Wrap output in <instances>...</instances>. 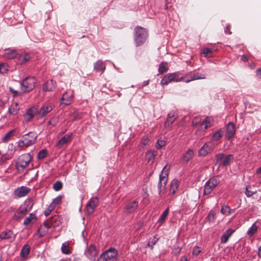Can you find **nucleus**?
I'll list each match as a JSON object with an SVG mask.
<instances>
[{
	"mask_svg": "<svg viewBox=\"0 0 261 261\" xmlns=\"http://www.w3.org/2000/svg\"><path fill=\"white\" fill-rule=\"evenodd\" d=\"M33 205V202L31 200H25L24 204L21 205L14 214L13 220L19 221L32 209Z\"/></svg>",
	"mask_w": 261,
	"mask_h": 261,
	"instance_id": "obj_1",
	"label": "nucleus"
},
{
	"mask_svg": "<svg viewBox=\"0 0 261 261\" xmlns=\"http://www.w3.org/2000/svg\"><path fill=\"white\" fill-rule=\"evenodd\" d=\"M148 36L147 30L141 27H136L135 29L134 40L136 46L142 45L146 41Z\"/></svg>",
	"mask_w": 261,
	"mask_h": 261,
	"instance_id": "obj_2",
	"label": "nucleus"
},
{
	"mask_svg": "<svg viewBox=\"0 0 261 261\" xmlns=\"http://www.w3.org/2000/svg\"><path fill=\"white\" fill-rule=\"evenodd\" d=\"M118 259L117 250L111 247L103 252L97 258V261H117Z\"/></svg>",
	"mask_w": 261,
	"mask_h": 261,
	"instance_id": "obj_3",
	"label": "nucleus"
},
{
	"mask_svg": "<svg viewBox=\"0 0 261 261\" xmlns=\"http://www.w3.org/2000/svg\"><path fill=\"white\" fill-rule=\"evenodd\" d=\"M169 169V167H168V165H166L163 169L160 175L159 181L158 183V191L159 194L160 196H162V191L164 190L165 187L166 186L167 181H168V171Z\"/></svg>",
	"mask_w": 261,
	"mask_h": 261,
	"instance_id": "obj_4",
	"label": "nucleus"
},
{
	"mask_svg": "<svg viewBox=\"0 0 261 261\" xmlns=\"http://www.w3.org/2000/svg\"><path fill=\"white\" fill-rule=\"evenodd\" d=\"M219 182L220 179L218 176H215L210 178L205 184L203 194L207 195L210 194Z\"/></svg>",
	"mask_w": 261,
	"mask_h": 261,
	"instance_id": "obj_5",
	"label": "nucleus"
},
{
	"mask_svg": "<svg viewBox=\"0 0 261 261\" xmlns=\"http://www.w3.org/2000/svg\"><path fill=\"white\" fill-rule=\"evenodd\" d=\"M36 80L35 77L29 76L25 78L21 82V90L24 93L29 92L35 88Z\"/></svg>",
	"mask_w": 261,
	"mask_h": 261,
	"instance_id": "obj_6",
	"label": "nucleus"
},
{
	"mask_svg": "<svg viewBox=\"0 0 261 261\" xmlns=\"http://www.w3.org/2000/svg\"><path fill=\"white\" fill-rule=\"evenodd\" d=\"M32 160L30 153H25L19 156L16 162V167L18 169H24L27 167Z\"/></svg>",
	"mask_w": 261,
	"mask_h": 261,
	"instance_id": "obj_7",
	"label": "nucleus"
},
{
	"mask_svg": "<svg viewBox=\"0 0 261 261\" xmlns=\"http://www.w3.org/2000/svg\"><path fill=\"white\" fill-rule=\"evenodd\" d=\"M215 148V145L211 141L206 142L198 150V155L205 156L211 153Z\"/></svg>",
	"mask_w": 261,
	"mask_h": 261,
	"instance_id": "obj_8",
	"label": "nucleus"
},
{
	"mask_svg": "<svg viewBox=\"0 0 261 261\" xmlns=\"http://www.w3.org/2000/svg\"><path fill=\"white\" fill-rule=\"evenodd\" d=\"M179 72H174L168 73L165 75L161 81V84L162 85H167L172 82H178V77L179 76Z\"/></svg>",
	"mask_w": 261,
	"mask_h": 261,
	"instance_id": "obj_9",
	"label": "nucleus"
},
{
	"mask_svg": "<svg viewBox=\"0 0 261 261\" xmlns=\"http://www.w3.org/2000/svg\"><path fill=\"white\" fill-rule=\"evenodd\" d=\"M61 219L58 215L52 216L44 222V225L48 228L56 227L61 224Z\"/></svg>",
	"mask_w": 261,
	"mask_h": 261,
	"instance_id": "obj_10",
	"label": "nucleus"
},
{
	"mask_svg": "<svg viewBox=\"0 0 261 261\" xmlns=\"http://www.w3.org/2000/svg\"><path fill=\"white\" fill-rule=\"evenodd\" d=\"M98 199L97 197L92 198L86 205V210L88 215L92 214L95 207L97 206Z\"/></svg>",
	"mask_w": 261,
	"mask_h": 261,
	"instance_id": "obj_11",
	"label": "nucleus"
},
{
	"mask_svg": "<svg viewBox=\"0 0 261 261\" xmlns=\"http://www.w3.org/2000/svg\"><path fill=\"white\" fill-rule=\"evenodd\" d=\"M37 135L33 132H30L22 136L23 141L25 142V146L32 145L36 142Z\"/></svg>",
	"mask_w": 261,
	"mask_h": 261,
	"instance_id": "obj_12",
	"label": "nucleus"
},
{
	"mask_svg": "<svg viewBox=\"0 0 261 261\" xmlns=\"http://www.w3.org/2000/svg\"><path fill=\"white\" fill-rule=\"evenodd\" d=\"M97 254L98 251L96 246L93 244L90 245L85 252L86 256L91 260H94Z\"/></svg>",
	"mask_w": 261,
	"mask_h": 261,
	"instance_id": "obj_13",
	"label": "nucleus"
},
{
	"mask_svg": "<svg viewBox=\"0 0 261 261\" xmlns=\"http://www.w3.org/2000/svg\"><path fill=\"white\" fill-rule=\"evenodd\" d=\"M54 108L53 104L51 103H45L43 105L38 112V115L40 117L46 116L51 112Z\"/></svg>",
	"mask_w": 261,
	"mask_h": 261,
	"instance_id": "obj_14",
	"label": "nucleus"
},
{
	"mask_svg": "<svg viewBox=\"0 0 261 261\" xmlns=\"http://www.w3.org/2000/svg\"><path fill=\"white\" fill-rule=\"evenodd\" d=\"M236 131L235 124L229 122L226 126V137L228 140L231 139L235 135Z\"/></svg>",
	"mask_w": 261,
	"mask_h": 261,
	"instance_id": "obj_15",
	"label": "nucleus"
},
{
	"mask_svg": "<svg viewBox=\"0 0 261 261\" xmlns=\"http://www.w3.org/2000/svg\"><path fill=\"white\" fill-rule=\"evenodd\" d=\"M30 191V188L21 186L15 190L14 195L17 197H22L26 196Z\"/></svg>",
	"mask_w": 261,
	"mask_h": 261,
	"instance_id": "obj_16",
	"label": "nucleus"
},
{
	"mask_svg": "<svg viewBox=\"0 0 261 261\" xmlns=\"http://www.w3.org/2000/svg\"><path fill=\"white\" fill-rule=\"evenodd\" d=\"M72 101L73 94L71 92H65L61 99V104L64 106L69 105Z\"/></svg>",
	"mask_w": 261,
	"mask_h": 261,
	"instance_id": "obj_17",
	"label": "nucleus"
},
{
	"mask_svg": "<svg viewBox=\"0 0 261 261\" xmlns=\"http://www.w3.org/2000/svg\"><path fill=\"white\" fill-rule=\"evenodd\" d=\"M138 205L139 203L137 200L128 202L124 208L125 212L129 214L134 212L138 207Z\"/></svg>",
	"mask_w": 261,
	"mask_h": 261,
	"instance_id": "obj_18",
	"label": "nucleus"
},
{
	"mask_svg": "<svg viewBox=\"0 0 261 261\" xmlns=\"http://www.w3.org/2000/svg\"><path fill=\"white\" fill-rule=\"evenodd\" d=\"M37 113V110L35 108H31L28 109L26 113L23 115V120L25 122L30 121Z\"/></svg>",
	"mask_w": 261,
	"mask_h": 261,
	"instance_id": "obj_19",
	"label": "nucleus"
},
{
	"mask_svg": "<svg viewBox=\"0 0 261 261\" xmlns=\"http://www.w3.org/2000/svg\"><path fill=\"white\" fill-rule=\"evenodd\" d=\"M72 136V133L65 135L57 143V147L58 148H61L64 145L66 144L70 140Z\"/></svg>",
	"mask_w": 261,
	"mask_h": 261,
	"instance_id": "obj_20",
	"label": "nucleus"
},
{
	"mask_svg": "<svg viewBox=\"0 0 261 261\" xmlns=\"http://www.w3.org/2000/svg\"><path fill=\"white\" fill-rule=\"evenodd\" d=\"M189 75L190 77V79H188L186 80L185 82L186 83H189L192 81H194L196 80H200V79H205V75L203 73H199V72H191L189 74Z\"/></svg>",
	"mask_w": 261,
	"mask_h": 261,
	"instance_id": "obj_21",
	"label": "nucleus"
},
{
	"mask_svg": "<svg viewBox=\"0 0 261 261\" xmlns=\"http://www.w3.org/2000/svg\"><path fill=\"white\" fill-rule=\"evenodd\" d=\"M177 117V116L175 112H171L169 113L168 115L167 120L165 122V126H169L170 125H171L176 119Z\"/></svg>",
	"mask_w": 261,
	"mask_h": 261,
	"instance_id": "obj_22",
	"label": "nucleus"
},
{
	"mask_svg": "<svg viewBox=\"0 0 261 261\" xmlns=\"http://www.w3.org/2000/svg\"><path fill=\"white\" fill-rule=\"evenodd\" d=\"M234 231V230L232 229H228L225 231L221 238V243L223 244L226 243Z\"/></svg>",
	"mask_w": 261,
	"mask_h": 261,
	"instance_id": "obj_23",
	"label": "nucleus"
},
{
	"mask_svg": "<svg viewBox=\"0 0 261 261\" xmlns=\"http://www.w3.org/2000/svg\"><path fill=\"white\" fill-rule=\"evenodd\" d=\"M15 235L10 230L2 231L0 233V239L1 240L14 238Z\"/></svg>",
	"mask_w": 261,
	"mask_h": 261,
	"instance_id": "obj_24",
	"label": "nucleus"
},
{
	"mask_svg": "<svg viewBox=\"0 0 261 261\" xmlns=\"http://www.w3.org/2000/svg\"><path fill=\"white\" fill-rule=\"evenodd\" d=\"M105 69V65L101 61L98 60L94 63V69L96 72H101L102 73Z\"/></svg>",
	"mask_w": 261,
	"mask_h": 261,
	"instance_id": "obj_25",
	"label": "nucleus"
},
{
	"mask_svg": "<svg viewBox=\"0 0 261 261\" xmlns=\"http://www.w3.org/2000/svg\"><path fill=\"white\" fill-rule=\"evenodd\" d=\"M170 186L169 193L171 195L175 194L178 187V181L176 179L172 180Z\"/></svg>",
	"mask_w": 261,
	"mask_h": 261,
	"instance_id": "obj_26",
	"label": "nucleus"
},
{
	"mask_svg": "<svg viewBox=\"0 0 261 261\" xmlns=\"http://www.w3.org/2000/svg\"><path fill=\"white\" fill-rule=\"evenodd\" d=\"M55 88L54 81L51 80L47 81L43 85V90L44 91H51Z\"/></svg>",
	"mask_w": 261,
	"mask_h": 261,
	"instance_id": "obj_27",
	"label": "nucleus"
},
{
	"mask_svg": "<svg viewBox=\"0 0 261 261\" xmlns=\"http://www.w3.org/2000/svg\"><path fill=\"white\" fill-rule=\"evenodd\" d=\"M233 160V155L232 154H228L224 158V160L220 163V166L223 167L229 165Z\"/></svg>",
	"mask_w": 261,
	"mask_h": 261,
	"instance_id": "obj_28",
	"label": "nucleus"
},
{
	"mask_svg": "<svg viewBox=\"0 0 261 261\" xmlns=\"http://www.w3.org/2000/svg\"><path fill=\"white\" fill-rule=\"evenodd\" d=\"M37 218L35 214L31 213L29 216L27 217L23 222V224L25 226L29 225L31 223H34L36 221Z\"/></svg>",
	"mask_w": 261,
	"mask_h": 261,
	"instance_id": "obj_29",
	"label": "nucleus"
},
{
	"mask_svg": "<svg viewBox=\"0 0 261 261\" xmlns=\"http://www.w3.org/2000/svg\"><path fill=\"white\" fill-rule=\"evenodd\" d=\"M19 108L17 103H12L9 108V113L11 115H15L17 114Z\"/></svg>",
	"mask_w": 261,
	"mask_h": 261,
	"instance_id": "obj_30",
	"label": "nucleus"
},
{
	"mask_svg": "<svg viewBox=\"0 0 261 261\" xmlns=\"http://www.w3.org/2000/svg\"><path fill=\"white\" fill-rule=\"evenodd\" d=\"M18 58L21 64H23L30 59V56L28 54H20L18 55Z\"/></svg>",
	"mask_w": 261,
	"mask_h": 261,
	"instance_id": "obj_31",
	"label": "nucleus"
},
{
	"mask_svg": "<svg viewBox=\"0 0 261 261\" xmlns=\"http://www.w3.org/2000/svg\"><path fill=\"white\" fill-rule=\"evenodd\" d=\"M16 130L15 129L9 131L6 133L5 136L2 139L3 142H7L10 139V138L14 135Z\"/></svg>",
	"mask_w": 261,
	"mask_h": 261,
	"instance_id": "obj_32",
	"label": "nucleus"
},
{
	"mask_svg": "<svg viewBox=\"0 0 261 261\" xmlns=\"http://www.w3.org/2000/svg\"><path fill=\"white\" fill-rule=\"evenodd\" d=\"M49 228L47 227L44 225V222L42 225H41L38 230V233L39 237L44 236L48 231Z\"/></svg>",
	"mask_w": 261,
	"mask_h": 261,
	"instance_id": "obj_33",
	"label": "nucleus"
},
{
	"mask_svg": "<svg viewBox=\"0 0 261 261\" xmlns=\"http://www.w3.org/2000/svg\"><path fill=\"white\" fill-rule=\"evenodd\" d=\"M158 152L155 150H150L147 152L146 156L148 161L153 160L157 155Z\"/></svg>",
	"mask_w": 261,
	"mask_h": 261,
	"instance_id": "obj_34",
	"label": "nucleus"
},
{
	"mask_svg": "<svg viewBox=\"0 0 261 261\" xmlns=\"http://www.w3.org/2000/svg\"><path fill=\"white\" fill-rule=\"evenodd\" d=\"M222 135L223 132L220 129L213 134L212 137V140L211 141L212 142L213 141H218L222 137Z\"/></svg>",
	"mask_w": 261,
	"mask_h": 261,
	"instance_id": "obj_35",
	"label": "nucleus"
},
{
	"mask_svg": "<svg viewBox=\"0 0 261 261\" xmlns=\"http://www.w3.org/2000/svg\"><path fill=\"white\" fill-rule=\"evenodd\" d=\"M30 251V246L28 244L25 245L21 250L20 254L21 256L23 257L27 256L29 254Z\"/></svg>",
	"mask_w": 261,
	"mask_h": 261,
	"instance_id": "obj_36",
	"label": "nucleus"
},
{
	"mask_svg": "<svg viewBox=\"0 0 261 261\" xmlns=\"http://www.w3.org/2000/svg\"><path fill=\"white\" fill-rule=\"evenodd\" d=\"M234 210L231 209L228 205H224L221 209V212L225 215H230Z\"/></svg>",
	"mask_w": 261,
	"mask_h": 261,
	"instance_id": "obj_37",
	"label": "nucleus"
},
{
	"mask_svg": "<svg viewBox=\"0 0 261 261\" xmlns=\"http://www.w3.org/2000/svg\"><path fill=\"white\" fill-rule=\"evenodd\" d=\"M169 212V208H167L165 211L162 213V214L161 215L158 222L160 223V224H162L166 220Z\"/></svg>",
	"mask_w": 261,
	"mask_h": 261,
	"instance_id": "obj_38",
	"label": "nucleus"
},
{
	"mask_svg": "<svg viewBox=\"0 0 261 261\" xmlns=\"http://www.w3.org/2000/svg\"><path fill=\"white\" fill-rule=\"evenodd\" d=\"M193 151L192 150H188L183 156L184 161L186 162L189 161L193 157Z\"/></svg>",
	"mask_w": 261,
	"mask_h": 261,
	"instance_id": "obj_39",
	"label": "nucleus"
},
{
	"mask_svg": "<svg viewBox=\"0 0 261 261\" xmlns=\"http://www.w3.org/2000/svg\"><path fill=\"white\" fill-rule=\"evenodd\" d=\"M168 70V68L167 66V63L165 62H162L159 67V72L160 74H163Z\"/></svg>",
	"mask_w": 261,
	"mask_h": 261,
	"instance_id": "obj_40",
	"label": "nucleus"
},
{
	"mask_svg": "<svg viewBox=\"0 0 261 261\" xmlns=\"http://www.w3.org/2000/svg\"><path fill=\"white\" fill-rule=\"evenodd\" d=\"M158 240L159 238H158L156 236H154L152 238L149 239L147 246L152 249L153 248V245L155 244Z\"/></svg>",
	"mask_w": 261,
	"mask_h": 261,
	"instance_id": "obj_41",
	"label": "nucleus"
},
{
	"mask_svg": "<svg viewBox=\"0 0 261 261\" xmlns=\"http://www.w3.org/2000/svg\"><path fill=\"white\" fill-rule=\"evenodd\" d=\"M63 188V184L61 181H57L53 185V189L56 191L61 190Z\"/></svg>",
	"mask_w": 261,
	"mask_h": 261,
	"instance_id": "obj_42",
	"label": "nucleus"
},
{
	"mask_svg": "<svg viewBox=\"0 0 261 261\" xmlns=\"http://www.w3.org/2000/svg\"><path fill=\"white\" fill-rule=\"evenodd\" d=\"M257 229H258L257 226L255 223H254L252 225L251 228L248 231L247 234L249 235H250V236H252L255 233H256V232L257 230Z\"/></svg>",
	"mask_w": 261,
	"mask_h": 261,
	"instance_id": "obj_43",
	"label": "nucleus"
},
{
	"mask_svg": "<svg viewBox=\"0 0 261 261\" xmlns=\"http://www.w3.org/2000/svg\"><path fill=\"white\" fill-rule=\"evenodd\" d=\"M215 158H216L215 164H218V163L220 164L221 162H222V160L224 158V154L223 153H217L215 155Z\"/></svg>",
	"mask_w": 261,
	"mask_h": 261,
	"instance_id": "obj_44",
	"label": "nucleus"
},
{
	"mask_svg": "<svg viewBox=\"0 0 261 261\" xmlns=\"http://www.w3.org/2000/svg\"><path fill=\"white\" fill-rule=\"evenodd\" d=\"M47 155V151L46 149L41 150L38 153L37 158L39 160L43 159L46 157Z\"/></svg>",
	"mask_w": 261,
	"mask_h": 261,
	"instance_id": "obj_45",
	"label": "nucleus"
},
{
	"mask_svg": "<svg viewBox=\"0 0 261 261\" xmlns=\"http://www.w3.org/2000/svg\"><path fill=\"white\" fill-rule=\"evenodd\" d=\"M251 187V186H247L245 190V194L248 197H250L252 196L253 194H255L256 193V191H253L251 190H250L249 189H250Z\"/></svg>",
	"mask_w": 261,
	"mask_h": 261,
	"instance_id": "obj_46",
	"label": "nucleus"
},
{
	"mask_svg": "<svg viewBox=\"0 0 261 261\" xmlns=\"http://www.w3.org/2000/svg\"><path fill=\"white\" fill-rule=\"evenodd\" d=\"M8 65L5 63H1L0 64V73H5L8 70Z\"/></svg>",
	"mask_w": 261,
	"mask_h": 261,
	"instance_id": "obj_47",
	"label": "nucleus"
},
{
	"mask_svg": "<svg viewBox=\"0 0 261 261\" xmlns=\"http://www.w3.org/2000/svg\"><path fill=\"white\" fill-rule=\"evenodd\" d=\"M210 119L208 117H206L201 123V126H204V129H207L210 127Z\"/></svg>",
	"mask_w": 261,
	"mask_h": 261,
	"instance_id": "obj_48",
	"label": "nucleus"
},
{
	"mask_svg": "<svg viewBox=\"0 0 261 261\" xmlns=\"http://www.w3.org/2000/svg\"><path fill=\"white\" fill-rule=\"evenodd\" d=\"M213 52L212 48H204L202 49V54L206 57H210L208 56L209 54H211Z\"/></svg>",
	"mask_w": 261,
	"mask_h": 261,
	"instance_id": "obj_49",
	"label": "nucleus"
},
{
	"mask_svg": "<svg viewBox=\"0 0 261 261\" xmlns=\"http://www.w3.org/2000/svg\"><path fill=\"white\" fill-rule=\"evenodd\" d=\"M150 143V140L147 136H144L142 137L141 140V145L143 146L146 145H149Z\"/></svg>",
	"mask_w": 261,
	"mask_h": 261,
	"instance_id": "obj_50",
	"label": "nucleus"
},
{
	"mask_svg": "<svg viewBox=\"0 0 261 261\" xmlns=\"http://www.w3.org/2000/svg\"><path fill=\"white\" fill-rule=\"evenodd\" d=\"M62 198V196L59 195L58 197H57L56 198H54L53 200L51 203L54 204V205L55 206H56L57 205L60 204L61 203Z\"/></svg>",
	"mask_w": 261,
	"mask_h": 261,
	"instance_id": "obj_51",
	"label": "nucleus"
},
{
	"mask_svg": "<svg viewBox=\"0 0 261 261\" xmlns=\"http://www.w3.org/2000/svg\"><path fill=\"white\" fill-rule=\"evenodd\" d=\"M206 219L209 222H212L215 221L216 219L215 215L214 213L210 212L207 216L206 217Z\"/></svg>",
	"mask_w": 261,
	"mask_h": 261,
	"instance_id": "obj_52",
	"label": "nucleus"
},
{
	"mask_svg": "<svg viewBox=\"0 0 261 261\" xmlns=\"http://www.w3.org/2000/svg\"><path fill=\"white\" fill-rule=\"evenodd\" d=\"M165 145V142L162 140H159L156 144V147L157 149H160L161 147Z\"/></svg>",
	"mask_w": 261,
	"mask_h": 261,
	"instance_id": "obj_53",
	"label": "nucleus"
},
{
	"mask_svg": "<svg viewBox=\"0 0 261 261\" xmlns=\"http://www.w3.org/2000/svg\"><path fill=\"white\" fill-rule=\"evenodd\" d=\"M62 252L64 254H68L70 253V251L68 246L65 245L64 244L62 246Z\"/></svg>",
	"mask_w": 261,
	"mask_h": 261,
	"instance_id": "obj_54",
	"label": "nucleus"
},
{
	"mask_svg": "<svg viewBox=\"0 0 261 261\" xmlns=\"http://www.w3.org/2000/svg\"><path fill=\"white\" fill-rule=\"evenodd\" d=\"M16 53L14 50H10V52L7 53V58L9 59H13L16 57Z\"/></svg>",
	"mask_w": 261,
	"mask_h": 261,
	"instance_id": "obj_55",
	"label": "nucleus"
},
{
	"mask_svg": "<svg viewBox=\"0 0 261 261\" xmlns=\"http://www.w3.org/2000/svg\"><path fill=\"white\" fill-rule=\"evenodd\" d=\"M200 252L201 250H200L199 247L198 246H195L193 250V254L194 255H198Z\"/></svg>",
	"mask_w": 261,
	"mask_h": 261,
	"instance_id": "obj_56",
	"label": "nucleus"
},
{
	"mask_svg": "<svg viewBox=\"0 0 261 261\" xmlns=\"http://www.w3.org/2000/svg\"><path fill=\"white\" fill-rule=\"evenodd\" d=\"M224 32L226 34H228L229 35H231L232 34L231 32L230 31V25L229 24L227 25Z\"/></svg>",
	"mask_w": 261,
	"mask_h": 261,
	"instance_id": "obj_57",
	"label": "nucleus"
},
{
	"mask_svg": "<svg viewBox=\"0 0 261 261\" xmlns=\"http://www.w3.org/2000/svg\"><path fill=\"white\" fill-rule=\"evenodd\" d=\"M9 90L11 92V93L13 94V97H16L18 95V92L16 90H14L13 88L9 87Z\"/></svg>",
	"mask_w": 261,
	"mask_h": 261,
	"instance_id": "obj_58",
	"label": "nucleus"
},
{
	"mask_svg": "<svg viewBox=\"0 0 261 261\" xmlns=\"http://www.w3.org/2000/svg\"><path fill=\"white\" fill-rule=\"evenodd\" d=\"M18 146L20 147H23V146H25V142L23 141V138H22V139H21V140H20L18 142Z\"/></svg>",
	"mask_w": 261,
	"mask_h": 261,
	"instance_id": "obj_59",
	"label": "nucleus"
},
{
	"mask_svg": "<svg viewBox=\"0 0 261 261\" xmlns=\"http://www.w3.org/2000/svg\"><path fill=\"white\" fill-rule=\"evenodd\" d=\"M55 207L56 206L54 205V204L51 202L47 209L50 210V212H51L54 210Z\"/></svg>",
	"mask_w": 261,
	"mask_h": 261,
	"instance_id": "obj_60",
	"label": "nucleus"
},
{
	"mask_svg": "<svg viewBox=\"0 0 261 261\" xmlns=\"http://www.w3.org/2000/svg\"><path fill=\"white\" fill-rule=\"evenodd\" d=\"M55 207L56 206L54 205V204L51 202L47 209L50 210V212H51L54 210Z\"/></svg>",
	"mask_w": 261,
	"mask_h": 261,
	"instance_id": "obj_61",
	"label": "nucleus"
},
{
	"mask_svg": "<svg viewBox=\"0 0 261 261\" xmlns=\"http://www.w3.org/2000/svg\"><path fill=\"white\" fill-rule=\"evenodd\" d=\"M256 72L258 77L261 79V68L257 69L256 71Z\"/></svg>",
	"mask_w": 261,
	"mask_h": 261,
	"instance_id": "obj_62",
	"label": "nucleus"
},
{
	"mask_svg": "<svg viewBox=\"0 0 261 261\" xmlns=\"http://www.w3.org/2000/svg\"><path fill=\"white\" fill-rule=\"evenodd\" d=\"M9 158V157H7L6 155H3L1 157V161H2L3 162H5L6 160H8Z\"/></svg>",
	"mask_w": 261,
	"mask_h": 261,
	"instance_id": "obj_63",
	"label": "nucleus"
},
{
	"mask_svg": "<svg viewBox=\"0 0 261 261\" xmlns=\"http://www.w3.org/2000/svg\"><path fill=\"white\" fill-rule=\"evenodd\" d=\"M50 210L46 209L44 212V215L45 216H48L50 214Z\"/></svg>",
	"mask_w": 261,
	"mask_h": 261,
	"instance_id": "obj_64",
	"label": "nucleus"
}]
</instances>
